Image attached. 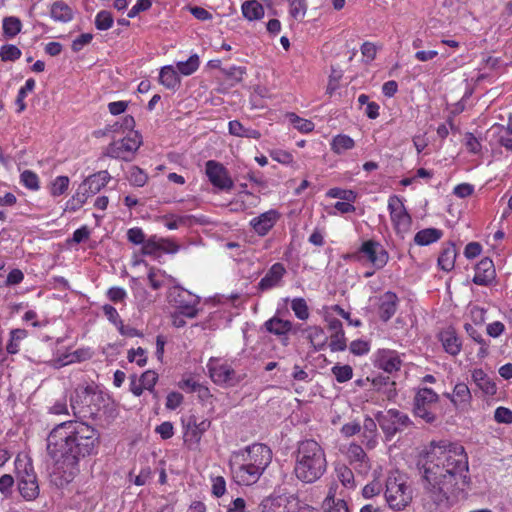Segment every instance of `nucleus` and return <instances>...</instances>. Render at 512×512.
Returning a JSON list of instances; mask_svg holds the SVG:
<instances>
[{"label":"nucleus","mask_w":512,"mask_h":512,"mask_svg":"<svg viewBox=\"0 0 512 512\" xmlns=\"http://www.w3.org/2000/svg\"><path fill=\"white\" fill-rule=\"evenodd\" d=\"M420 503L428 512H438L448 504L456 485L466 478L468 457L458 443L446 440L431 442L418 461Z\"/></svg>","instance_id":"nucleus-1"},{"label":"nucleus","mask_w":512,"mask_h":512,"mask_svg":"<svg viewBox=\"0 0 512 512\" xmlns=\"http://www.w3.org/2000/svg\"><path fill=\"white\" fill-rule=\"evenodd\" d=\"M46 450L54 462L59 485L69 484L79 473L81 459L97 454L100 432L83 420L57 424L47 436Z\"/></svg>","instance_id":"nucleus-2"},{"label":"nucleus","mask_w":512,"mask_h":512,"mask_svg":"<svg viewBox=\"0 0 512 512\" xmlns=\"http://www.w3.org/2000/svg\"><path fill=\"white\" fill-rule=\"evenodd\" d=\"M271 461V449L265 444L254 443L233 452L229 464L234 480L248 486L259 480Z\"/></svg>","instance_id":"nucleus-3"},{"label":"nucleus","mask_w":512,"mask_h":512,"mask_svg":"<svg viewBox=\"0 0 512 512\" xmlns=\"http://www.w3.org/2000/svg\"><path fill=\"white\" fill-rule=\"evenodd\" d=\"M296 478L306 484L319 480L327 470L324 448L314 439L299 441L293 452Z\"/></svg>","instance_id":"nucleus-4"},{"label":"nucleus","mask_w":512,"mask_h":512,"mask_svg":"<svg viewBox=\"0 0 512 512\" xmlns=\"http://www.w3.org/2000/svg\"><path fill=\"white\" fill-rule=\"evenodd\" d=\"M385 499L394 511H403L413 500V489L404 474H390L386 480Z\"/></svg>","instance_id":"nucleus-5"},{"label":"nucleus","mask_w":512,"mask_h":512,"mask_svg":"<svg viewBox=\"0 0 512 512\" xmlns=\"http://www.w3.org/2000/svg\"><path fill=\"white\" fill-rule=\"evenodd\" d=\"M101 398L91 385L77 386L70 396V407L76 420L94 419L98 413L95 401Z\"/></svg>","instance_id":"nucleus-6"},{"label":"nucleus","mask_w":512,"mask_h":512,"mask_svg":"<svg viewBox=\"0 0 512 512\" xmlns=\"http://www.w3.org/2000/svg\"><path fill=\"white\" fill-rule=\"evenodd\" d=\"M375 419L388 441L392 440L397 433L413 425L410 417L398 409L378 411L375 414Z\"/></svg>","instance_id":"nucleus-7"},{"label":"nucleus","mask_w":512,"mask_h":512,"mask_svg":"<svg viewBox=\"0 0 512 512\" xmlns=\"http://www.w3.org/2000/svg\"><path fill=\"white\" fill-rule=\"evenodd\" d=\"M166 299L181 315L188 318H195L197 316L199 297L188 290L180 286H173L168 289Z\"/></svg>","instance_id":"nucleus-8"},{"label":"nucleus","mask_w":512,"mask_h":512,"mask_svg":"<svg viewBox=\"0 0 512 512\" xmlns=\"http://www.w3.org/2000/svg\"><path fill=\"white\" fill-rule=\"evenodd\" d=\"M439 395L431 388H420L413 399V413L426 423L432 424L437 420L435 413Z\"/></svg>","instance_id":"nucleus-9"},{"label":"nucleus","mask_w":512,"mask_h":512,"mask_svg":"<svg viewBox=\"0 0 512 512\" xmlns=\"http://www.w3.org/2000/svg\"><path fill=\"white\" fill-rule=\"evenodd\" d=\"M362 255H364L377 270L384 268L389 260L387 250L375 240L364 241L358 251L348 254L345 259L361 261Z\"/></svg>","instance_id":"nucleus-10"},{"label":"nucleus","mask_w":512,"mask_h":512,"mask_svg":"<svg viewBox=\"0 0 512 512\" xmlns=\"http://www.w3.org/2000/svg\"><path fill=\"white\" fill-rule=\"evenodd\" d=\"M141 144V135L138 132H129L123 139L110 143L104 155L115 159L131 161Z\"/></svg>","instance_id":"nucleus-11"},{"label":"nucleus","mask_w":512,"mask_h":512,"mask_svg":"<svg viewBox=\"0 0 512 512\" xmlns=\"http://www.w3.org/2000/svg\"><path fill=\"white\" fill-rule=\"evenodd\" d=\"M388 210L396 233L404 237L411 229L412 218L407 212L402 199L396 195L390 196Z\"/></svg>","instance_id":"nucleus-12"},{"label":"nucleus","mask_w":512,"mask_h":512,"mask_svg":"<svg viewBox=\"0 0 512 512\" xmlns=\"http://www.w3.org/2000/svg\"><path fill=\"white\" fill-rule=\"evenodd\" d=\"M209 376L215 384L234 386L240 382L235 370L227 363H221L219 359L210 358L207 363Z\"/></svg>","instance_id":"nucleus-13"},{"label":"nucleus","mask_w":512,"mask_h":512,"mask_svg":"<svg viewBox=\"0 0 512 512\" xmlns=\"http://www.w3.org/2000/svg\"><path fill=\"white\" fill-rule=\"evenodd\" d=\"M18 490L21 496L27 501L34 500L38 497L39 485L31 465L29 467L26 466L23 471L19 472Z\"/></svg>","instance_id":"nucleus-14"},{"label":"nucleus","mask_w":512,"mask_h":512,"mask_svg":"<svg viewBox=\"0 0 512 512\" xmlns=\"http://www.w3.org/2000/svg\"><path fill=\"white\" fill-rule=\"evenodd\" d=\"M206 175L212 185L220 190L229 191L234 186L226 168L213 160L206 163Z\"/></svg>","instance_id":"nucleus-15"},{"label":"nucleus","mask_w":512,"mask_h":512,"mask_svg":"<svg viewBox=\"0 0 512 512\" xmlns=\"http://www.w3.org/2000/svg\"><path fill=\"white\" fill-rule=\"evenodd\" d=\"M262 512H296L295 499L286 495L270 496L261 503Z\"/></svg>","instance_id":"nucleus-16"},{"label":"nucleus","mask_w":512,"mask_h":512,"mask_svg":"<svg viewBox=\"0 0 512 512\" xmlns=\"http://www.w3.org/2000/svg\"><path fill=\"white\" fill-rule=\"evenodd\" d=\"M375 365L383 371L391 374L401 369L402 360L397 351L381 349L376 354Z\"/></svg>","instance_id":"nucleus-17"},{"label":"nucleus","mask_w":512,"mask_h":512,"mask_svg":"<svg viewBox=\"0 0 512 512\" xmlns=\"http://www.w3.org/2000/svg\"><path fill=\"white\" fill-rule=\"evenodd\" d=\"M279 218L280 213L275 209H271L251 219L250 226L257 235L263 237L269 233Z\"/></svg>","instance_id":"nucleus-18"},{"label":"nucleus","mask_w":512,"mask_h":512,"mask_svg":"<svg viewBox=\"0 0 512 512\" xmlns=\"http://www.w3.org/2000/svg\"><path fill=\"white\" fill-rule=\"evenodd\" d=\"M496 278V270L494 263L489 258H483L475 267V274L473 277V283L480 286L491 285Z\"/></svg>","instance_id":"nucleus-19"},{"label":"nucleus","mask_w":512,"mask_h":512,"mask_svg":"<svg viewBox=\"0 0 512 512\" xmlns=\"http://www.w3.org/2000/svg\"><path fill=\"white\" fill-rule=\"evenodd\" d=\"M286 273V268L282 263H274L258 283V290L263 292L280 286Z\"/></svg>","instance_id":"nucleus-20"},{"label":"nucleus","mask_w":512,"mask_h":512,"mask_svg":"<svg viewBox=\"0 0 512 512\" xmlns=\"http://www.w3.org/2000/svg\"><path fill=\"white\" fill-rule=\"evenodd\" d=\"M347 456L350 464L359 473L365 474L370 470V460L361 445L356 443L350 444L347 450Z\"/></svg>","instance_id":"nucleus-21"},{"label":"nucleus","mask_w":512,"mask_h":512,"mask_svg":"<svg viewBox=\"0 0 512 512\" xmlns=\"http://www.w3.org/2000/svg\"><path fill=\"white\" fill-rule=\"evenodd\" d=\"M399 298L391 291L383 293L378 299V314L382 321H389L396 313Z\"/></svg>","instance_id":"nucleus-22"},{"label":"nucleus","mask_w":512,"mask_h":512,"mask_svg":"<svg viewBox=\"0 0 512 512\" xmlns=\"http://www.w3.org/2000/svg\"><path fill=\"white\" fill-rule=\"evenodd\" d=\"M360 432L362 433V444L367 449H374L377 446L379 439L376 419L366 416Z\"/></svg>","instance_id":"nucleus-23"},{"label":"nucleus","mask_w":512,"mask_h":512,"mask_svg":"<svg viewBox=\"0 0 512 512\" xmlns=\"http://www.w3.org/2000/svg\"><path fill=\"white\" fill-rule=\"evenodd\" d=\"M472 394L467 384L461 382L454 386L451 402L455 408L468 410L471 406Z\"/></svg>","instance_id":"nucleus-24"},{"label":"nucleus","mask_w":512,"mask_h":512,"mask_svg":"<svg viewBox=\"0 0 512 512\" xmlns=\"http://www.w3.org/2000/svg\"><path fill=\"white\" fill-rule=\"evenodd\" d=\"M472 380L485 395L493 396L496 394L497 386L494 379L482 369L473 370Z\"/></svg>","instance_id":"nucleus-25"},{"label":"nucleus","mask_w":512,"mask_h":512,"mask_svg":"<svg viewBox=\"0 0 512 512\" xmlns=\"http://www.w3.org/2000/svg\"><path fill=\"white\" fill-rule=\"evenodd\" d=\"M440 340L447 353L456 356L461 351V340L454 330L448 329L440 333Z\"/></svg>","instance_id":"nucleus-26"},{"label":"nucleus","mask_w":512,"mask_h":512,"mask_svg":"<svg viewBox=\"0 0 512 512\" xmlns=\"http://www.w3.org/2000/svg\"><path fill=\"white\" fill-rule=\"evenodd\" d=\"M50 16L55 21L66 23L73 19L74 14L68 4L62 0H58L51 5Z\"/></svg>","instance_id":"nucleus-27"},{"label":"nucleus","mask_w":512,"mask_h":512,"mask_svg":"<svg viewBox=\"0 0 512 512\" xmlns=\"http://www.w3.org/2000/svg\"><path fill=\"white\" fill-rule=\"evenodd\" d=\"M241 11L248 21L260 20L264 17V8L257 0H248L242 3Z\"/></svg>","instance_id":"nucleus-28"},{"label":"nucleus","mask_w":512,"mask_h":512,"mask_svg":"<svg viewBox=\"0 0 512 512\" xmlns=\"http://www.w3.org/2000/svg\"><path fill=\"white\" fill-rule=\"evenodd\" d=\"M307 339L316 351L322 350L326 344L328 337L325 331L319 326H311L306 329Z\"/></svg>","instance_id":"nucleus-29"},{"label":"nucleus","mask_w":512,"mask_h":512,"mask_svg":"<svg viewBox=\"0 0 512 512\" xmlns=\"http://www.w3.org/2000/svg\"><path fill=\"white\" fill-rule=\"evenodd\" d=\"M111 179L110 174L107 170H102L97 173H94L87 178L84 179L86 184L88 185V189L90 192H95L97 194L102 188H104L109 180Z\"/></svg>","instance_id":"nucleus-30"},{"label":"nucleus","mask_w":512,"mask_h":512,"mask_svg":"<svg viewBox=\"0 0 512 512\" xmlns=\"http://www.w3.org/2000/svg\"><path fill=\"white\" fill-rule=\"evenodd\" d=\"M456 247L454 244H447L440 256L438 257V265L444 271H451L454 268L456 260Z\"/></svg>","instance_id":"nucleus-31"},{"label":"nucleus","mask_w":512,"mask_h":512,"mask_svg":"<svg viewBox=\"0 0 512 512\" xmlns=\"http://www.w3.org/2000/svg\"><path fill=\"white\" fill-rule=\"evenodd\" d=\"M443 232L436 228H426L416 233L414 242L420 246H426L438 241Z\"/></svg>","instance_id":"nucleus-32"},{"label":"nucleus","mask_w":512,"mask_h":512,"mask_svg":"<svg viewBox=\"0 0 512 512\" xmlns=\"http://www.w3.org/2000/svg\"><path fill=\"white\" fill-rule=\"evenodd\" d=\"M229 133L237 137L259 139L261 133L258 130L246 128L237 120H232L228 123Z\"/></svg>","instance_id":"nucleus-33"},{"label":"nucleus","mask_w":512,"mask_h":512,"mask_svg":"<svg viewBox=\"0 0 512 512\" xmlns=\"http://www.w3.org/2000/svg\"><path fill=\"white\" fill-rule=\"evenodd\" d=\"M264 325L267 331L278 336L285 335L292 329L290 321L277 317L269 319Z\"/></svg>","instance_id":"nucleus-34"},{"label":"nucleus","mask_w":512,"mask_h":512,"mask_svg":"<svg viewBox=\"0 0 512 512\" xmlns=\"http://www.w3.org/2000/svg\"><path fill=\"white\" fill-rule=\"evenodd\" d=\"M355 146L354 140L344 134L336 135L331 142V150L340 155L347 150H351Z\"/></svg>","instance_id":"nucleus-35"},{"label":"nucleus","mask_w":512,"mask_h":512,"mask_svg":"<svg viewBox=\"0 0 512 512\" xmlns=\"http://www.w3.org/2000/svg\"><path fill=\"white\" fill-rule=\"evenodd\" d=\"M3 35L7 38H13L20 33L22 23L18 17L9 16L3 19Z\"/></svg>","instance_id":"nucleus-36"},{"label":"nucleus","mask_w":512,"mask_h":512,"mask_svg":"<svg viewBox=\"0 0 512 512\" xmlns=\"http://www.w3.org/2000/svg\"><path fill=\"white\" fill-rule=\"evenodd\" d=\"M180 84V78L173 66L162 67V85L174 89Z\"/></svg>","instance_id":"nucleus-37"},{"label":"nucleus","mask_w":512,"mask_h":512,"mask_svg":"<svg viewBox=\"0 0 512 512\" xmlns=\"http://www.w3.org/2000/svg\"><path fill=\"white\" fill-rule=\"evenodd\" d=\"M199 65L200 60L197 54L191 55L186 61L177 63L179 72L185 76L193 74L199 68Z\"/></svg>","instance_id":"nucleus-38"},{"label":"nucleus","mask_w":512,"mask_h":512,"mask_svg":"<svg viewBox=\"0 0 512 512\" xmlns=\"http://www.w3.org/2000/svg\"><path fill=\"white\" fill-rule=\"evenodd\" d=\"M324 507L328 509L329 512L333 510V512H349L348 506L344 500L338 499L335 501L334 492L332 490L329 491V494L324 500Z\"/></svg>","instance_id":"nucleus-39"},{"label":"nucleus","mask_w":512,"mask_h":512,"mask_svg":"<svg viewBox=\"0 0 512 512\" xmlns=\"http://www.w3.org/2000/svg\"><path fill=\"white\" fill-rule=\"evenodd\" d=\"M70 179L68 176H58L54 179L50 186V193L57 197L63 195L69 187Z\"/></svg>","instance_id":"nucleus-40"},{"label":"nucleus","mask_w":512,"mask_h":512,"mask_svg":"<svg viewBox=\"0 0 512 512\" xmlns=\"http://www.w3.org/2000/svg\"><path fill=\"white\" fill-rule=\"evenodd\" d=\"M21 54V50L13 44H5L0 48V58L4 62L16 61Z\"/></svg>","instance_id":"nucleus-41"},{"label":"nucleus","mask_w":512,"mask_h":512,"mask_svg":"<svg viewBox=\"0 0 512 512\" xmlns=\"http://www.w3.org/2000/svg\"><path fill=\"white\" fill-rule=\"evenodd\" d=\"M112 13L107 10H101L95 17V26L98 30H108L113 25Z\"/></svg>","instance_id":"nucleus-42"},{"label":"nucleus","mask_w":512,"mask_h":512,"mask_svg":"<svg viewBox=\"0 0 512 512\" xmlns=\"http://www.w3.org/2000/svg\"><path fill=\"white\" fill-rule=\"evenodd\" d=\"M331 371L339 383L347 382L353 376V369L350 365H335Z\"/></svg>","instance_id":"nucleus-43"},{"label":"nucleus","mask_w":512,"mask_h":512,"mask_svg":"<svg viewBox=\"0 0 512 512\" xmlns=\"http://www.w3.org/2000/svg\"><path fill=\"white\" fill-rule=\"evenodd\" d=\"M290 6L289 13L290 15L296 19L300 20L303 19L306 11H307V5L305 0H287Z\"/></svg>","instance_id":"nucleus-44"},{"label":"nucleus","mask_w":512,"mask_h":512,"mask_svg":"<svg viewBox=\"0 0 512 512\" xmlns=\"http://www.w3.org/2000/svg\"><path fill=\"white\" fill-rule=\"evenodd\" d=\"M291 309L300 320H305L309 316L308 306L303 298H295L292 300Z\"/></svg>","instance_id":"nucleus-45"},{"label":"nucleus","mask_w":512,"mask_h":512,"mask_svg":"<svg viewBox=\"0 0 512 512\" xmlns=\"http://www.w3.org/2000/svg\"><path fill=\"white\" fill-rule=\"evenodd\" d=\"M128 179L132 185L142 187L147 181V175L139 167L133 166L130 169Z\"/></svg>","instance_id":"nucleus-46"},{"label":"nucleus","mask_w":512,"mask_h":512,"mask_svg":"<svg viewBox=\"0 0 512 512\" xmlns=\"http://www.w3.org/2000/svg\"><path fill=\"white\" fill-rule=\"evenodd\" d=\"M21 182L23 185L30 190H38L39 189V178L36 173L25 170L21 174Z\"/></svg>","instance_id":"nucleus-47"},{"label":"nucleus","mask_w":512,"mask_h":512,"mask_svg":"<svg viewBox=\"0 0 512 512\" xmlns=\"http://www.w3.org/2000/svg\"><path fill=\"white\" fill-rule=\"evenodd\" d=\"M290 119L294 127L300 132L308 133L314 129V124L310 120L300 118L295 114H292Z\"/></svg>","instance_id":"nucleus-48"},{"label":"nucleus","mask_w":512,"mask_h":512,"mask_svg":"<svg viewBox=\"0 0 512 512\" xmlns=\"http://www.w3.org/2000/svg\"><path fill=\"white\" fill-rule=\"evenodd\" d=\"M155 236L146 242H143L142 254L146 256H159L160 254V243L155 241Z\"/></svg>","instance_id":"nucleus-49"},{"label":"nucleus","mask_w":512,"mask_h":512,"mask_svg":"<svg viewBox=\"0 0 512 512\" xmlns=\"http://www.w3.org/2000/svg\"><path fill=\"white\" fill-rule=\"evenodd\" d=\"M210 424L211 422L207 419H204L199 423H194L193 428L190 430L191 437L194 438L196 442H199L203 433L209 429Z\"/></svg>","instance_id":"nucleus-50"},{"label":"nucleus","mask_w":512,"mask_h":512,"mask_svg":"<svg viewBox=\"0 0 512 512\" xmlns=\"http://www.w3.org/2000/svg\"><path fill=\"white\" fill-rule=\"evenodd\" d=\"M157 379H158V374L154 371H146L144 372L141 377H140V380L143 384V387L145 390H148L150 392H154V386L157 382Z\"/></svg>","instance_id":"nucleus-51"},{"label":"nucleus","mask_w":512,"mask_h":512,"mask_svg":"<svg viewBox=\"0 0 512 512\" xmlns=\"http://www.w3.org/2000/svg\"><path fill=\"white\" fill-rule=\"evenodd\" d=\"M331 340L329 343L330 349L333 352L343 351L346 349V339L344 336V332L331 334Z\"/></svg>","instance_id":"nucleus-52"},{"label":"nucleus","mask_w":512,"mask_h":512,"mask_svg":"<svg viewBox=\"0 0 512 512\" xmlns=\"http://www.w3.org/2000/svg\"><path fill=\"white\" fill-rule=\"evenodd\" d=\"M327 195L331 198H338L345 201H354L356 198L355 193L352 190H344L340 188H332L327 192Z\"/></svg>","instance_id":"nucleus-53"},{"label":"nucleus","mask_w":512,"mask_h":512,"mask_svg":"<svg viewBox=\"0 0 512 512\" xmlns=\"http://www.w3.org/2000/svg\"><path fill=\"white\" fill-rule=\"evenodd\" d=\"M337 476L344 486H350L353 484L354 475L350 468L343 465L337 468Z\"/></svg>","instance_id":"nucleus-54"},{"label":"nucleus","mask_w":512,"mask_h":512,"mask_svg":"<svg viewBox=\"0 0 512 512\" xmlns=\"http://www.w3.org/2000/svg\"><path fill=\"white\" fill-rule=\"evenodd\" d=\"M93 39V35L91 33H83L73 40L71 49L73 52H79L83 49L85 45L90 44Z\"/></svg>","instance_id":"nucleus-55"},{"label":"nucleus","mask_w":512,"mask_h":512,"mask_svg":"<svg viewBox=\"0 0 512 512\" xmlns=\"http://www.w3.org/2000/svg\"><path fill=\"white\" fill-rule=\"evenodd\" d=\"M494 419L498 423H512V411L506 407H498L494 413Z\"/></svg>","instance_id":"nucleus-56"},{"label":"nucleus","mask_w":512,"mask_h":512,"mask_svg":"<svg viewBox=\"0 0 512 512\" xmlns=\"http://www.w3.org/2000/svg\"><path fill=\"white\" fill-rule=\"evenodd\" d=\"M164 218L166 220L165 226L170 230H174L177 229L179 226L186 224L187 220L189 219V216L167 215Z\"/></svg>","instance_id":"nucleus-57"},{"label":"nucleus","mask_w":512,"mask_h":512,"mask_svg":"<svg viewBox=\"0 0 512 512\" xmlns=\"http://www.w3.org/2000/svg\"><path fill=\"white\" fill-rule=\"evenodd\" d=\"M135 126V120L132 116L130 115H126L122 122L121 123H118L116 122L113 126H112V131L116 132V131H130V132H134L133 131V128Z\"/></svg>","instance_id":"nucleus-58"},{"label":"nucleus","mask_w":512,"mask_h":512,"mask_svg":"<svg viewBox=\"0 0 512 512\" xmlns=\"http://www.w3.org/2000/svg\"><path fill=\"white\" fill-rule=\"evenodd\" d=\"M127 358L129 362L135 361L139 366H144L146 364L145 350L141 347L137 350H129Z\"/></svg>","instance_id":"nucleus-59"},{"label":"nucleus","mask_w":512,"mask_h":512,"mask_svg":"<svg viewBox=\"0 0 512 512\" xmlns=\"http://www.w3.org/2000/svg\"><path fill=\"white\" fill-rule=\"evenodd\" d=\"M151 4V0H138L137 3L129 10L127 16L129 18H134L140 12L148 10L151 7Z\"/></svg>","instance_id":"nucleus-60"},{"label":"nucleus","mask_w":512,"mask_h":512,"mask_svg":"<svg viewBox=\"0 0 512 512\" xmlns=\"http://www.w3.org/2000/svg\"><path fill=\"white\" fill-rule=\"evenodd\" d=\"M24 279V274L20 269H13L9 272L3 286H12L21 283Z\"/></svg>","instance_id":"nucleus-61"},{"label":"nucleus","mask_w":512,"mask_h":512,"mask_svg":"<svg viewBox=\"0 0 512 512\" xmlns=\"http://www.w3.org/2000/svg\"><path fill=\"white\" fill-rule=\"evenodd\" d=\"M221 70L227 77H230L235 81H241L243 75L245 74V68L240 66H232L229 68H223Z\"/></svg>","instance_id":"nucleus-62"},{"label":"nucleus","mask_w":512,"mask_h":512,"mask_svg":"<svg viewBox=\"0 0 512 512\" xmlns=\"http://www.w3.org/2000/svg\"><path fill=\"white\" fill-rule=\"evenodd\" d=\"M183 402V396L179 392H171L166 398V408L170 410L176 409Z\"/></svg>","instance_id":"nucleus-63"},{"label":"nucleus","mask_w":512,"mask_h":512,"mask_svg":"<svg viewBox=\"0 0 512 512\" xmlns=\"http://www.w3.org/2000/svg\"><path fill=\"white\" fill-rule=\"evenodd\" d=\"M103 312L105 316L108 318L110 322L114 325L118 326L120 322H122L117 310L110 304H105L103 307Z\"/></svg>","instance_id":"nucleus-64"}]
</instances>
